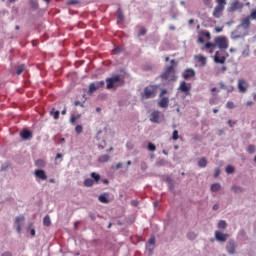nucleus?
I'll return each mask as SVG.
<instances>
[{"mask_svg": "<svg viewBox=\"0 0 256 256\" xmlns=\"http://www.w3.org/2000/svg\"><path fill=\"white\" fill-rule=\"evenodd\" d=\"M107 89L111 90L114 88H118L120 84H123V80L120 75H116L114 77H110L106 79Z\"/></svg>", "mask_w": 256, "mask_h": 256, "instance_id": "4", "label": "nucleus"}, {"mask_svg": "<svg viewBox=\"0 0 256 256\" xmlns=\"http://www.w3.org/2000/svg\"><path fill=\"white\" fill-rule=\"evenodd\" d=\"M240 28H242L244 30H249V28H251V17L250 16H247L246 18L241 20Z\"/></svg>", "mask_w": 256, "mask_h": 256, "instance_id": "13", "label": "nucleus"}, {"mask_svg": "<svg viewBox=\"0 0 256 256\" xmlns=\"http://www.w3.org/2000/svg\"><path fill=\"white\" fill-rule=\"evenodd\" d=\"M213 210H214V211L219 210V204H214V205H213Z\"/></svg>", "mask_w": 256, "mask_h": 256, "instance_id": "57", "label": "nucleus"}, {"mask_svg": "<svg viewBox=\"0 0 256 256\" xmlns=\"http://www.w3.org/2000/svg\"><path fill=\"white\" fill-rule=\"evenodd\" d=\"M237 248V243L235 240H229L226 246L227 252L229 254H235V249Z\"/></svg>", "mask_w": 256, "mask_h": 256, "instance_id": "14", "label": "nucleus"}, {"mask_svg": "<svg viewBox=\"0 0 256 256\" xmlns=\"http://www.w3.org/2000/svg\"><path fill=\"white\" fill-rule=\"evenodd\" d=\"M79 105H81V102H80V101H75V102H74V106H75V107H77V106H79Z\"/></svg>", "mask_w": 256, "mask_h": 256, "instance_id": "62", "label": "nucleus"}, {"mask_svg": "<svg viewBox=\"0 0 256 256\" xmlns=\"http://www.w3.org/2000/svg\"><path fill=\"white\" fill-rule=\"evenodd\" d=\"M43 225L46 226V227L51 226V218H50L49 215H46V216L43 218Z\"/></svg>", "mask_w": 256, "mask_h": 256, "instance_id": "27", "label": "nucleus"}, {"mask_svg": "<svg viewBox=\"0 0 256 256\" xmlns=\"http://www.w3.org/2000/svg\"><path fill=\"white\" fill-rule=\"evenodd\" d=\"M204 4H205L206 6L211 5V0H204Z\"/></svg>", "mask_w": 256, "mask_h": 256, "instance_id": "58", "label": "nucleus"}, {"mask_svg": "<svg viewBox=\"0 0 256 256\" xmlns=\"http://www.w3.org/2000/svg\"><path fill=\"white\" fill-rule=\"evenodd\" d=\"M227 228V222L225 220H220L218 222V229L225 230Z\"/></svg>", "mask_w": 256, "mask_h": 256, "instance_id": "31", "label": "nucleus"}, {"mask_svg": "<svg viewBox=\"0 0 256 256\" xmlns=\"http://www.w3.org/2000/svg\"><path fill=\"white\" fill-rule=\"evenodd\" d=\"M56 180L54 178L49 179V183L54 184Z\"/></svg>", "mask_w": 256, "mask_h": 256, "instance_id": "64", "label": "nucleus"}, {"mask_svg": "<svg viewBox=\"0 0 256 256\" xmlns=\"http://www.w3.org/2000/svg\"><path fill=\"white\" fill-rule=\"evenodd\" d=\"M249 88V83L245 81V79H239L238 81V89L242 94L247 93V89Z\"/></svg>", "mask_w": 256, "mask_h": 256, "instance_id": "7", "label": "nucleus"}, {"mask_svg": "<svg viewBox=\"0 0 256 256\" xmlns=\"http://www.w3.org/2000/svg\"><path fill=\"white\" fill-rule=\"evenodd\" d=\"M195 60L198 62V63H201L202 66H206L207 65V57L199 54V55H196L195 56Z\"/></svg>", "mask_w": 256, "mask_h": 256, "instance_id": "19", "label": "nucleus"}, {"mask_svg": "<svg viewBox=\"0 0 256 256\" xmlns=\"http://www.w3.org/2000/svg\"><path fill=\"white\" fill-rule=\"evenodd\" d=\"M30 234H31V236L34 237L36 235V230L35 229H31L30 230Z\"/></svg>", "mask_w": 256, "mask_h": 256, "instance_id": "56", "label": "nucleus"}, {"mask_svg": "<svg viewBox=\"0 0 256 256\" xmlns=\"http://www.w3.org/2000/svg\"><path fill=\"white\" fill-rule=\"evenodd\" d=\"M170 66H167L164 73L161 74V79L167 82H174L177 80L176 68L178 67V62L175 59L170 61Z\"/></svg>", "mask_w": 256, "mask_h": 256, "instance_id": "1", "label": "nucleus"}, {"mask_svg": "<svg viewBox=\"0 0 256 256\" xmlns=\"http://www.w3.org/2000/svg\"><path fill=\"white\" fill-rule=\"evenodd\" d=\"M195 71L193 70V68H187L184 70V72L182 73V77L184 80H189L191 78H195Z\"/></svg>", "mask_w": 256, "mask_h": 256, "instance_id": "8", "label": "nucleus"}, {"mask_svg": "<svg viewBox=\"0 0 256 256\" xmlns=\"http://www.w3.org/2000/svg\"><path fill=\"white\" fill-rule=\"evenodd\" d=\"M198 166H199L200 168H205V167H207V158H205V157L200 158V159L198 160Z\"/></svg>", "mask_w": 256, "mask_h": 256, "instance_id": "24", "label": "nucleus"}, {"mask_svg": "<svg viewBox=\"0 0 256 256\" xmlns=\"http://www.w3.org/2000/svg\"><path fill=\"white\" fill-rule=\"evenodd\" d=\"M122 51H123V48H122V47H116V48L113 49V52H114L115 54H121Z\"/></svg>", "mask_w": 256, "mask_h": 256, "instance_id": "45", "label": "nucleus"}, {"mask_svg": "<svg viewBox=\"0 0 256 256\" xmlns=\"http://www.w3.org/2000/svg\"><path fill=\"white\" fill-rule=\"evenodd\" d=\"M77 120H78V117H76L75 115H72L71 118H70V123H71L72 125H74Z\"/></svg>", "mask_w": 256, "mask_h": 256, "instance_id": "47", "label": "nucleus"}, {"mask_svg": "<svg viewBox=\"0 0 256 256\" xmlns=\"http://www.w3.org/2000/svg\"><path fill=\"white\" fill-rule=\"evenodd\" d=\"M255 151H256V148H255L254 145H248L247 152H248L249 154H254Z\"/></svg>", "mask_w": 256, "mask_h": 256, "instance_id": "36", "label": "nucleus"}, {"mask_svg": "<svg viewBox=\"0 0 256 256\" xmlns=\"http://www.w3.org/2000/svg\"><path fill=\"white\" fill-rule=\"evenodd\" d=\"M215 238L218 242H227V238H229V234L223 233L219 230L215 231Z\"/></svg>", "mask_w": 256, "mask_h": 256, "instance_id": "9", "label": "nucleus"}, {"mask_svg": "<svg viewBox=\"0 0 256 256\" xmlns=\"http://www.w3.org/2000/svg\"><path fill=\"white\" fill-rule=\"evenodd\" d=\"M217 47H219V49H223V50L229 48V44L227 43V39L225 37H217L215 39V43L207 42L205 44V48L210 49L209 50L210 54H213V50Z\"/></svg>", "mask_w": 256, "mask_h": 256, "instance_id": "2", "label": "nucleus"}, {"mask_svg": "<svg viewBox=\"0 0 256 256\" xmlns=\"http://www.w3.org/2000/svg\"><path fill=\"white\" fill-rule=\"evenodd\" d=\"M220 88L222 90H227V85H225V82H223V81L220 82Z\"/></svg>", "mask_w": 256, "mask_h": 256, "instance_id": "51", "label": "nucleus"}, {"mask_svg": "<svg viewBox=\"0 0 256 256\" xmlns=\"http://www.w3.org/2000/svg\"><path fill=\"white\" fill-rule=\"evenodd\" d=\"M168 93V90L167 89H162L161 90V93L159 95V98H164V96Z\"/></svg>", "mask_w": 256, "mask_h": 256, "instance_id": "48", "label": "nucleus"}, {"mask_svg": "<svg viewBox=\"0 0 256 256\" xmlns=\"http://www.w3.org/2000/svg\"><path fill=\"white\" fill-rule=\"evenodd\" d=\"M246 105H247L248 107L253 106V101H248V102L246 103Z\"/></svg>", "mask_w": 256, "mask_h": 256, "instance_id": "60", "label": "nucleus"}, {"mask_svg": "<svg viewBox=\"0 0 256 256\" xmlns=\"http://www.w3.org/2000/svg\"><path fill=\"white\" fill-rule=\"evenodd\" d=\"M179 91L189 95V92L191 91V84H187L186 81H182L179 86Z\"/></svg>", "mask_w": 256, "mask_h": 256, "instance_id": "11", "label": "nucleus"}, {"mask_svg": "<svg viewBox=\"0 0 256 256\" xmlns=\"http://www.w3.org/2000/svg\"><path fill=\"white\" fill-rule=\"evenodd\" d=\"M187 237L189 240H195V238H197V234L195 232H188Z\"/></svg>", "mask_w": 256, "mask_h": 256, "instance_id": "34", "label": "nucleus"}, {"mask_svg": "<svg viewBox=\"0 0 256 256\" xmlns=\"http://www.w3.org/2000/svg\"><path fill=\"white\" fill-rule=\"evenodd\" d=\"M25 71V65H18L16 67V75L20 76Z\"/></svg>", "mask_w": 256, "mask_h": 256, "instance_id": "25", "label": "nucleus"}, {"mask_svg": "<svg viewBox=\"0 0 256 256\" xmlns=\"http://www.w3.org/2000/svg\"><path fill=\"white\" fill-rule=\"evenodd\" d=\"M62 158H63V154L57 153L56 157H55V160H59V159H62Z\"/></svg>", "mask_w": 256, "mask_h": 256, "instance_id": "53", "label": "nucleus"}, {"mask_svg": "<svg viewBox=\"0 0 256 256\" xmlns=\"http://www.w3.org/2000/svg\"><path fill=\"white\" fill-rule=\"evenodd\" d=\"M94 185V180L92 178H86L84 180L85 187H92Z\"/></svg>", "mask_w": 256, "mask_h": 256, "instance_id": "26", "label": "nucleus"}, {"mask_svg": "<svg viewBox=\"0 0 256 256\" xmlns=\"http://www.w3.org/2000/svg\"><path fill=\"white\" fill-rule=\"evenodd\" d=\"M98 200L103 204H109L110 203V200L108 198L107 193H103V194L99 195Z\"/></svg>", "mask_w": 256, "mask_h": 256, "instance_id": "20", "label": "nucleus"}, {"mask_svg": "<svg viewBox=\"0 0 256 256\" xmlns=\"http://www.w3.org/2000/svg\"><path fill=\"white\" fill-rule=\"evenodd\" d=\"M20 137H21L23 140H30V139L33 138V133H32L31 131H29V130L24 129V130H22V131L20 132Z\"/></svg>", "mask_w": 256, "mask_h": 256, "instance_id": "17", "label": "nucleus"}, {"mask_svg": "<svg viewBox=\"0 0 256 256\" xmlns=\"http://www.w3.org/2000/svg\"><path fill=\"white\" fill-rule=\"evenodd\" d=\"M170 100L168 97H161V100L158 103V106L162 109H166L169 107Z\"/></svg>", "mask_w": 256, "mask_h": 256, "instance_id": "18", "label": "nucleus"}, {"mask_svg": "<svg viewBox=\"0 0 256 256\" xmlns=\"http://www.w3.org/2000/svg\"><path fill=\"white\" fill-rule=\"evenodd\" d=\"M233 90H234V88H233V86H231L230 88L227 89V92L231 93V92H233Z\"/></svg>", "mask_w": 256, "mask_h": 256, "instance_id": "61", "label": "nucleus"}, {"mask_svg": "<svg viewBox=\"0 0 256 256\" xmlns=\"http://www.w3.org/2000/svg\"><path fill=\"white\" fill-rule=\"evenodd\" d=\"M249 17L256 21V8L251 11Z\"/></svg>", "mask_w": 256, "mask_h": 256, "instance_id": "41", "label": "nucleus"}, {"mask_svg": "<svg viewBox=\"0 0 256 256\" xmlns=\"http://www.w3.org/2000/svg\"><path fill=\"white\" fill-rule=\"evenodd\" d=\"M241 8H242V6H241V4L239 3V1H235V2H233V3L231 4L229 10H230L231 12H233V11L239 10V9H241Z\"/></svg>", "mask_w": 256, "mask_h": 256, "instance_id": "22", "label": "nucleus"}, {"mask_svg": "<svg viewBox=\"0 0 256 256\" xmlns=\"http://www.w3.org/2000/svg\"><path fill=\"white\" fill-rule=\"evenodd\" d=\"M91 177L94 179L95 182H99L101 180L100 174H98L96 172H92Z\"/></svg>", "mask_w": 256, "mask_h": 256, "instance_id": "32", "label": "nucleus"}, {"mask_svg": "<svg viewBox=\"0 0 256 256\" xmlns=\"http://www.w3.org/2000/svg\"><path fill=\"white\" fill-rule=\"evenodd\" d=\"M123 167V164L122 163H118L117 165H116V168L117 169H120V168H122Z\"/></svg>", "mask_w": 256, "mask_h": 256, "instance_id": "63", "label": "nucleus"}, {"mask_svg": "<svg viewBox=\"0 0 256 256\" xmlns=\"http://www.w3.org/2000/svg\"><path fill=\"white\" fill-rule=\"evenodd\" d=\"M35 166L39 168H44L46 166V162L42 159H38L35 161Z\"/></svg>", "mask_w": 256, "mask_h": 256, "instance_id": "28", "label": "nucleus"}, {"mask_svg": "<svg viewBox=\"0 0 256 256\" xmlns=\"http://www.w3.org/2000/svg\"><path fill=\"white\" fill-rule=\"evenodd\" d=\"M32 3V8L33 9H38V2L37 1H31Z\"/></svg>", "mask_w": 256, "mask_h": 256, "instance_id": "52", "label": "nucleus"}, {"mask_svg": "<svg viewBox=\"0 0 256 256\" xmlns=\"http://www.w3.org/2000/svg\"><path fill=\"white\" fill-rule=\"evenodd\" d=\"M235 172V167L229 165L226 167V173L227 174H233Z\"/></svg>", "mask_w": 256, "mask_h": 256, "instance_id": "37", "label": "nucleus"}, {"mask_svg": "<svg viewBox=\"0 0 256 256\" xmlns=\"http://www.w3.org/2000/svg\"><path fill=\"white\" fill-rule=\"evenodd\" d=\"M104 86H105L104 80L97 81L95 83H90L88 94L91 95V94L95 93L96 91L100 90L101 88H103Z\"/></svg>", "mask_w": 256, "mask_h": 256, "instance_id": "6", "label": "nucleus"}, {"mask_svg": "<svg viewBox=\"0 0 256 256\" xmlns=\"http://www.w3.org/2000/svg\"><path fill=\"white\" fill-rule=\"evenodd\" d=\"M205 38H206V40H211V33L208 32V31L200 32L199 37H198V43L204 44L205 43Z\"/></svg>", "mask_w": 256, "mask_h": 256, "instance_id": "12", "label": "nucleus"}, {"mask_svg": "<svg viewBox=\"0 0 256 256\" xmlns=\"http://www.w3.org/2000/svg\"><path fill=\"white\" fill-rule=\"evenodd\" d=\"M225 61H227V58L225 56H220L219 51H216L215 56H214V62L216 64L223 65V64H225Z\"/></svg>", "mask_w": 256, "mask_h": 256, "instance_id": "16", "label": "nucleus"}, {"mask_svg": "<svg viewBox=\"0 0 256 256\" xmlns=\"http://www.w3.org/2000/svg\"><path fill=\"white\" fill-rule=\"evenodd\" d=\"M146 34H147V29L144 27L140 28L138 36L142 37V36H145Z\"/></svg>", "mask_w": 256, "mask_h": 256, "instance_id": "38", "label": "nucleus"}, {"mask_svg": "<svg viewBox=\"0 0 256 256\" xmlns=\"http://www.w3.org/2000/svg\"><path fill=\"white\" fill-rule=\"evenodd\" d=\"M140 167L142 171H146L148 169V164L146 162H141Z\"/></svg>", "mask_w": 256, "mask_h": 256, "instance_id": "44", "label": "nucleus"}, {"mask_svg": "<svg viewBox=\"0 0 256 256\" xmlns=\"http://www.w3.org/2000/svg\"><path fill=\"white\" fill-rule=\"evenodd\" d=\"M117 19L119 22H124V20H125V16H124L123 10L121 8H119L117 10Z\"/></svg>", "mask_w": 256, "mask_h": 256, "instance_id": "23", "label": "nucleus"}, {"mask_svg": "<svg viewBox=\"0 0 256 256\" xmlns=\"http://www.w3.org/2000/svg\"><path fill=\"white\" fill-rule=\"evenodd\" d=\"M89 217H90V219H91L92 221H95V220H96V216H95L94 213H90V214H89Z\"/></svg>", "mask_w": 256, "mask_h": 256, "instance_id": "54", "label": "nucleus"}, {"mask_svg": "<svg viewBox=\"0 0 256 256\" xmlns=\"http://www.w3.org/2000/svg\"><path fill=\"white\" fill-rule=\"evenodd\" d=\"M220 174H221V170L219 168H216L214 173V178L219 177Z\"/></svg>", "mask_w": 256, "mask_h": 256, "instance_id": "50", "label": "nucleus"}, {"mask_svg": "<svg viewBox=\"0 0 256 256\" xmlns=\"http://www.w3.org/2000/svg\"><path fill=\"white\" fill-rule=\"evenodd\" d=\"M109 160H110V155H108V154H103L98 157L99 163H107V162H109Z\"/></svg>", "mask_w": 256, "mask_h": 256, "instance_id": "21", "label": "nucleus"}, {"mask_svg": "<svg viewBox=\"0 0 256 256\" xmlns=\"http://www.w3.org/2000/svg\"><path fill=\"white\" fill-rule=\"evenodd\" d=\"M1 256H12V253L11 252H4V253H2Z\"/></svg>", "mask_w": 256, "mask_h": 256, "instance_id": "55", "label": "nucleus"}, {"mask_svg": "<svg viewBox=\"0 0 256 256\" xmlns=\"http://www.w3.org/2000/svg\"><path fill=\"white\" fill-rule=\"evenodd\" d=\"M155 243H156V238H155V236L150 237V239H149V244H150V245H155Z\"/></svg>", "mask_w": 256, "mask_h": 256, "instance_id": "49", "label": "nucleus"}, {"mask_svg": "<svg viewBox=\"0 0 256 256\" xmlns=\"http://www.w3.org/2000/svg\"><path fill=\"white\" fill-rule=\"evenodd\" d=\"M34 174H35V176H36L37 178H39V179H41V180H43V181H45V180L48 179V176H47L45 170H43V169H37V170H35Z\"/></svg>", "mask_w": 256, "mask_h": 256, "instance_id": "15", "label": "nucleus"}, {"mask_svg": "<svg viewBox=\"0 0 256 256\" xmlns=\"http://www.w3.org/2000/svg\"><path fill=\"white\" fill-rule=\"evenodd\" d=\"M24 221H25V217H24L23 215L18 216V217H16V219H15V223H16L17 225H20V223H21V222H24Z\"/></svg>", "mask_w": 256, "mask_h": 256, "instance_id": "35", "label": "nucleus"}, {"mask_svg": "<svg viewBox=\"0 0 256 256\" xmlns=\"http://www.w3.org/2000/svg\"><path fill=\"white\" fill-rule=\"evenodd\" d=\"M148 150L152 151V152L156 151V145L153 144V143H149L148 144Z\"/></svg>", "mask_w": 256, "mask_h": 256, "instance_id": "42", "label": "nucleus"}, {"mask_svg": "<svg viewBox=\"0 0 256 256\" xmlns=\"http://www.w3.org/2000/svg\"><path fill=\"white\" fill-rule=\"evenodd\" d=\"M231 190L234 192V193H242L243 192V187L241 186H238V185H233Z\"/></svg>", "mask_w": 256, "mask_h": 256, "instance_id": "29", "label": "nucleus"}, {"mask_svg": "<svg viewBox=\"0 0 256 256\" xmlns=\"http://www.w3.org/2000/svg\"><path fill=\"white\" fill-rule=\"evenodd\" d=\"M16 230H17L18 233L21 232V224H17Z\"/></svg>", "mask_w": 256, "mask_h": 256, "instance_id": "59", "label": "nucleus"}, {"mask_svg": "<svg viewBox=\"0 0 256 256\" xmlns=\"http://www.w3.org/2000/svg\"><path fill=\"white\" fill-rule=\"evenodd\" d=\"M158 86L156 85H149L144 88V92L142 94V99L148 100L154 98L157 93Z\"/></svg>", "mask_w": 256, "mask_h": 256, "instance_id": "5", "label": "nucleus"}, {"mask_svg": "<svg viewBox=\"0 0 256 256\" xmlns=\"http://www.w3.org/2000/svg\"><path fill=\"white\" fill-rule=\"evenodd\" d=\"M75 132H76L77 134H81V133L83 132V126H82V125H77V126L75 127Z\"/></svg>", "mask_w": 256, "mask_h": 256, "instance_id": "40", "label": "nucleus"}, {"mask_svg": "<svg viewBox=\"0 0 256 256\" xmlns=\"http://www.w3.org/2000/svg\"><path fill=\"white\" fill-rule=\"evenodd\" d=\"M227 109H234L235 108V103L228 101L226 104Z\"/></svg>", "mask_w": 256, "mask_h": 256, "instance_id": "43", "label": "nucleus"}, {"mask_svg": "<svg viewBox=\"0 0 256 256\" xmlns=\"http://www.w3.org/2000/svg\"><path fill=\"white\" fill-rule=\"evenodd\" d=\"M219 190H221V184H219V183H214V184L211 185V191H212V192H217V191H219Z\"/></svg>", "mask_w": 256, "mask_h": 256, "instance_id": "30", "label": "nucleus"}, {"mask_svg": "<svg viewBox=\"0 0 256 256\" xmlns=\"http://www.w3.org/2000/svg\"><path fill=\"white\" fill-rule=\"evenodd\" d=\"M51 114H53V118H54L55 120H58L59 117H60V111H59V110H56V111H55V109H52V110H51Z\"/></svg>", "mask_w": 256, "mask_h": 256, "instance_id": "33", "label": "nucleus"}, {"mask_svg": "<svg viewBox=\"0 0 256 256\" xmlns=\"http://www.w3.org/2000/svg\"><path fill=\"white\" fill-rule=\"evenodd\" d=\"M160 118H161V112L158 110H155L151 113L150 115V122L159 124L160 123Z\"/></svg>", "mask_w": 256, "mask_h": 256, "instance_id": "10", "label": "nucleus"}, {"mask_svg": "<svg viewBox=\"0 0 256 256\" xmlns=\"http://www.w3.org/2000/svg\"><path fill=\"white\" fill-rule=\"evenodd\" d=\"M172 139L174 141H177L179 139V131L178 130L173 131Z\"/></svg>", "mask_w": 256, "mask_h": 256, "instance_id": "39", "label": "nucleus"}, {"mask_svg": "<svg viewBox=\"0 0 256 256\" xmlns=\"http://www.w3.org/2000/svg\"><path fill=\"white\" fill-rule=\"evenodd\" d=\"M216 4L212 16L214 19H221L223 12H225V7L227 6V0H216Z\"/></svg>", "mask_w": 256, "mask_h": 256, "instance_id": "3", "label": "nucleus"}, {"mask_svg": "<svg viewBox=\"0 0 256 256\" xmlns=\"http://www.w3.org/2000/svg\"><path fill=\"white\" fill-rule=\"evenodd\" d=\"M78 4H79V1H77V0H70L67 2L68 6H73V5H78Z\"/></svg>", "mask_w": 256, "mask_h": 256, "instance_id": "46", "label": "nucleus"}]
</instances>
